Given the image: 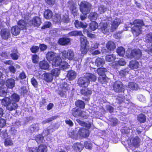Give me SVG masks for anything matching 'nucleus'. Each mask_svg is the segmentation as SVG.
<instances>
[{
	"label": "nucleus",
	"instance_id": "38",
	"mask_svg": "<svg viewBox=\"0 0 152 152\" xmlns=\"http://www.w3.org/2000/svg\"><path fill=\"white\" fill-rule=\"evenodd\" d=\"M98 17V14L95 12H91L90 13L88 18L91 21H94L96 20Z\"/></svg>",
	"mask_w": 152,
	"mask_h": 152
},
{
	"label": "nucleus",
	"instance_id": "20",
	"mask_svg": "<svg viewBox=\"0 0 152 152\" xmlns=\"http://www.w3.org/2000/svg\"><path fill=\"white\" fill-rule=\"evenodd\" d=\"M107 50L109 51H113L116 48V45L114 42L111 41H108L106 45Z\"/></svg>",
	"mask_w": 152,
	"mask_h": 152
},
{
	"label": "nucleus",
	"instance_id": "24",
	"mask_svg": "<svg viewBox=\"0 0 152 152\" xmlns=\"http://www.w3.org/2000/svg\"><path fill=\"white\" fill-rule=\"evenodd\" d=\"M95 63L97 66L100 67L103 66L105 63V61L103 58L98 57L96 59Z\"/></svg>",
	"mask_w": 152,
	"mask_h": 152
},
{
	"label": "nucleus",
	"instance_id": "1",
	"mask_svg": "<svg viewBox=\"0 0 152 152\" xmlns=\"http://www.w3.org/2000/svg\"><path fill=\"white\" fill-rule=\"evenodd\" d=\"M91 4L88 2L84 1H81L79 5L80 11L83 15H81L80 18L81 20H83L86 19L87 15L91 11Z\"/></svg>",
	"mask_w": 152,
	"mask_h": 152
},
{
	"label": "nucleus",
	"instance_id": "55",
	"mask_svg": "<svg viewBox=\"0 0 152 152\" xmlns=\"http://www.w3.org/2000/svg\"><path fill=\"white\" fill-rule=\"evenodd\" d=\"M4 143V145L6 146L11 145L13 144L12 141L9 138H6Z\"/></svg>",
	"mask_w": 152,
	"mask_h": 152
},
{
	"label": "nucleus",
	"instance_id": "41",
	"mask_svg": "<svg viewBox=\"0 0 152 152\" xmlns=\"http://www.w3.org/2000/svg\"><path fill=\"white\" fill-rule=\"evenodd\" d=\"M116 52L119 56L123 57L125 54V51L124 48L122 47H119L117 48Z\"/></svg>",
	"mask_w": 152,
	"mask_h": 152
},
{
	"label": "nucleus",
	"instance_id": "47",
	"mask_svg": "<svg viewBox=\"0 0 152 152\" xmlns=\"http://www.w3.org/2000/svg\"><path fill=\"white\" fill-rule=\"evenodd\" d=\"M137 119L140 123H144L146 121V116L143 114H140L138 116Z\"/></svg>",
	"mask_w": 152,
	"mask_h": 152
},
{
	"label": "nucleus",
	"instance_id": "36",
	"mask_svg": "<svg viewBox=\"0 0 152 152\" xmlns=\"http://www.w3.org/2000/svg\"><path fill=\"white\" fill-rule=\"evenodd\" d=\"M34 140L37 142L38 144L41 143L43 142L44 139L42 134H37L34 137Z\"/></svg>",
	"mask_w": 152,
	"mask_h": 152
},
{
	"label": "nucleus",
	"instance_id": "49",
	"mask_svg": "<svg viewBox=\"0 0 152 152\" xmlns=\"http://www.w3.org/2000/svg\"><path fill=\"white\" fill-rule=\"evenodd\" d=\"M29 129L31 133H32L38 131L39 130V127L37 124H34L30 126Z\"/></svg>",
	"mask_w": 152,
	"mask_h": 152
},
{
	"label": "nucleus",
	"instance_id": "60",
	"mask_svg": "<svg viewBox=\"0 0 152 152\" xmlns=\"http://www.w3.org/2000/svg\"><path fill=\"white\" fill-rule=\"evenodd\" d=\"M46 103V99L44 98H42V100L39 102V108L42 109L43 107H44Z\"/></svg>",
	"mask_w": 152,
	"mask_h": 152
},
{
	"label": "nucleus",
	"instance_id": "40",
	"mask_svg": "<svg viewBox=\"0 0 152 152\" xmlns=\"http://www.w3.org/2000/svg\"><path fill=\"white\" fill-rule=\"evenodd\" d=\"M120 24V23L117 21L114 20L112 23L111 31L113 32L116 30Z\"/></svg>",
	"mask_w": 152,
	"mask_h": 152
},
{
	"label": "nucleus",
	"instance_id": "27",
	"mask_svg": "<svg viewBox=\"0 0 152 152\" xmlns=\"http://www.w3.org/2000/svg\"><path fill=\"white\" fill-rule=\"evenodd\" d=\"M76 120L79 125L85 127L88 129H89L91 127V124L90 123H87L79 119H77Z\"/></svg>",
	"mask_w": 152,
	"mask_h": 152
},
{
	"label": "nucleus",
	"instance_id": "50",
	"mask_svg": "<svg viewBox=\"0 0 152 152\" xmlns=\"http://www.w3.org/2000/svg\"><path fill=\"white\" fill-rule=\"evenodd\" d=\"M98 27V23L95 21H92L89 25V27L91 30L92 31L96 30Z\"/></svg>",
	"mask_w": 152,
	"mask_h": 152
},
{
	"label": "nucleus",
	"instance_id": "7",
	"mask_svg": "<svg viewBox=\"0 0 152 152\" xmlns=\"http://www.w3.org/2000/svg\"><path fill=\"white\" fill-rule=\"evenodd\" d=\"M61 58L63 59H67L69 61L74 60L75 59V53L74 51L71 49H68L67 50H64L61 52Z\"/></svg>",
	"mask_w": 152,
	"mask_h": 152
},
{
	"label": "nucleus",
	"instance_id": "23",
	"mask_svg": "<svg viewBox=\"0 0 152 152\" xmlns=\"http://www.w3.org/2000/svg\"><path fill=\"white\" fill-rule=\"evenodd\" d=\"M17 24L21 30L27 29V23L25 20L22 19L20 20L18 22Z\"/></svg>",
	"mask_w": 152,
	"mask_h": 152
},
{
	"label": "nucleus",
	"instance_id": "19",
	"mask_svg": "<svg viewBox=\"0 0 152 152\" xmlns=\"http://www.w3.org/2000/svg\"><path fill=\"white\" fill-rule=\"evenodd\" d=\"M43 75V80L47 83L51 82L53 79V77L51 73L45 72Z\"/></svg>",
	"mask_w": 152,
	"mask_h": 152
},
{
	"label": "nucleus",
	"instance_id": "59",
	"mask_svg": "<svg viewBox=\"0 0 152 152\" xmlns=\"http://www.w3.org/2000/svg\"><path fill=\"white\" fill-rule=\"evenodd\" d=\"M128 71H127L126 69L121 70L119 72V75L122 77H125L128 73Z\"/></svg>",
	"mask_w": 152,
	"mask_h": 152
},
{
	"label": "nucleus",
	"instance_id": "34",
	"mask_svg": "<svg viewBox=\"0 0 152 152\" xmlns=\"http://www.w3.org/2000/svg\"><path fill=\"white\" fill-rule=\"evenodd\" d=\"M75 106L80 109H83L85 107V103L82 100H77L75 102Z\"/></svg>",
	"mask_w": 152,
	"mask_h": 152
},
{
	"label": "nucleus",
	"instance_id": "52",
	"mask_svg": "<svg viewBox=\"0 0 152 152\" xmlns=\"http://www.w3.org/2000/svg\"><path fill=\"white\" fill-rule=\"evenodd\" d=\"M107 77L106 76H101L98 78V81L102 84H106L107 83Z\"/></svg>",
	"mask_w": 152,
	"mask_h": 152
},
{
	"label": "nucleus",
	"instance_id": "58",
	"mask_svg": "<svg viewBox=\"0 0 152 152\" xmlns=\"http://www.w3.org/2000/svg\"><path fill=\"white\" fill-rule=\"evenodd\" d=\"M84 146L86 149H91L92 147V144L91 142L86 141L84 143Z\"/></svg>",
	"mask_w": 152,
	"mask_h": 152
},
{
	"label": "nucleus",
	"instance_id": "53",
	"mask_svg": "<svg viewBox=\"0 0 152 152\" xmlns=\"http://www.w3.org/2000/svg\"><path fill=\"white\" fill-rule=\"evenodd\" d=\"M39 57L37 54L33 55L32 56L31 59L33 63L36 64L38 63Z\"/></svg>",
	"mask_w": 152,
	"mask_h": 152
},
{
	"label": "nucleus",
	"instance_id": "62",
	"mask_svg": "<svg viewBox=\"0 0 152 152\" xmlns=\"http://www.w3.org/2000/svg\"><path fill=\"white\" fill-rule=\"evenodd\" d=\"M45 2L50 6H53L56 4V0H45Z\"/></svg>",
	"mask_w": 152,
	"mask_h": 152
},
{
	"label": "nucleus",
	"instance_id": "5",
	"mask_svg": "<svg viewBox=\"0 0 152 152\" xmlns=\"http://www.w3.org/2000/svg\"><path fill=\"white\" fill-rule=\"evenodd\" d=\"M80 51L82 54L86 55L89 50V42L86 37H81L80 38Z\"/></svg>",
	"mask_w": 152,
	"mask_h": 152
},
{
	"label": "nucleus",
	"instance_id": "39",
	"mask_svg": "<svg viewBox=\"0 0 152 152\" xmlns=\"http://www.w3.org/2000/svg\"><path fill=\"white\" fill-rule=\"evenodd\" d=\"M67 76L69 80H72L76 78V74L75 72L71 70L68 72Z\"/></svg>",
	"mask_w": 152,
	"mask_h": 152
},
{
	"label": "nucleus",
	"instance_id": "64",
	"mask_svg": "<svg viewBox=\"0 0 152 152\" xmlns=\"http://www.w3.org/2000/svg\"><path fill=\"white\" fill-rule=\"evenodd\" d=\"M145 51L149 54L152 53V42L150 45L147 46Z\"/></svg>",
	"mask_w": 152,
	"mask_h": 152
},
{
	"label": "nucleus",
	"instance_id": "46",
	"mask_svg": "<svg viewBox=\"0 0 152 152\" xmlns=\"http://www.w3.org/2000/svg\"><path fill=\"white\" fill-rule=\"evenodd\" d=\"M53 21L55 23H60L61 21V15L60 14H55L53 18Z\"/></svg>",
	"mask_w": 152,
	"mask_h": 152
},
{
	"label": "nucleus",
	"instance_id": "10",
	"mask_svg": "<svg viewBox=\"0 0 152 152\" xmlns=\"http://www.w3.org/2000/svg\"><path fill=\"white\" fill-rule=\"evenodd\" d=\"M55 66H60L64 69H66L69 68V65L66 61H63L61 58L59 56L56 57L53 62Z\"/></svg>",
	"mask_w": 152,
	"mask_h": 152
},
{
	"label": "nucleus",
	"instance_id": "17",
	"mask_svg": "<svg viewBox=\"0 0 152 152\" xmlns=\"http://www.w3.org/2000/svg\"><path fill=\"white\" fill-rule=\"evenodd\" d=\"M39 68L42 69L49 70L50 65L47 61L43 60L39 61Z\"/></svg>",
	"mask_w": 152,
	"mask_h": 152
},
{
	"label": "nucleus",
	"instance_id": "42",
	"mask_svg": "<svg viewBox=\"0 0 152 152\" xmlns=\"http://www.w3.org/2000/svg\"><path fill=\"white\" fill-rule=\"evenodd\" d=\"M11 100L17 103L19 102L20 100V96L19 95L16 93H13L11 96Z\"/></svg>",
	"mask_w": 152,
	"mask_h": 152
},
{
	"label": "nucleus",
	"instance_id": "14",
	"mask_svg": "<svg viewBox=\"0 0 152 152\" xmlns=\"http://www.w3.org/2000/svg\"><path fill=\"white\" fill-rule=\"evenodd\" d=\"M78 133L79 135L82 137L87 138L89 136L90 132L89 129L82 127L79 129Z\"/></svg>",
	"mask_w": 152,
	"mask_h": 152
},
{
	"label": "nucleus",
	"instance_id": "28",
	"mask_svg": "<svg viewBox=\"0 0 152 152\" xmlns=\"http://www.w3.org/2000/svg\"><path fill=\"white\" fill-rule=\"evenodd\" d=\"M139 63L136 60H132L130 61L129 64V67L132 69H137L139 67Z\"/></svg>",
	"mask_w": 152,
	"mask_h": 152
},
{
	"label": "nucleus",
	"instance_id": "8",
	"mask_svg": "<svg viewBox=\"0 0 152 152\" xmlns=\"http://www.w3.org/2000/svg\"><path fill=\"white\" fill-rule=\"evenodd\" d=\"M112 87L113 91L116 93H124L125 90L124 86L120 81L117 80L114 82Z\"/></svg>",
	"mask_w": 152,
	"mask_h": 152
},
{
	"label": "nucleus",
	"instance_id": "44",
	"mask_svg": "<svg viewBox=\"0 0 152 152\" xmlns=\"http://www.w3.org/2000/svg\"><path fill=\"white\" fill-rule=\"evenodd\" d=\"M140 139L138 137H135L132 140V144L135 147H138L140 146Z\"/></svg>",
	"mask_w": 152,
	"mask_h": 152
},
{
	"label": "nucleus",
	"instance_id": "6",
	"mask_svg": "<svg viewBox=\"0 0 152 152\" xmlns=\"http://www.w3.org/2000/svg\"><path fill=\"white\" fill-rule=\"evenodd\" d=\"M72 115L75 118L81 117L84 119L88 118V115L86 112L84 111L81 110L78 108L74 107L71 110Z\"/></svg>",
	"mask_w": 152,
	"mask_h": 152
},
{
	"label": "nucleus",
	"instance_id": "57",
	"mask_svg": "<svg viewBox=\"0 0 152 152\" xmlns=\"http://www.w3.org/2000/svg\"><path fill=\"white\" fill-rule=\"evenodd\" d=\"M31 82L32 86L34 87L37 88L38 87V83L36 79L34 77H33L31 80Z\"/></svg>",
	"mask_w": 152,
	"mask_h": 152
},
{
	"label": "nucleus",
	"instance_id": "22",
	"mask_svg": "<svg viewBox=\"0 0 152 152\" xmlns=\"http://www.w3.org/2000/svg\"><path fill=\"white\" fill-rule=\"evenodd\" d=\"M46 57L48 61H53L56 57V53L53 51L48 52L46 54Z\"/></svg>",
	"mask_w": 152,
	"mask_h": 152
},
{
	"label": "nucleus",
	"instance_id": "37",
	"mask_svg": "<svg viewBox=\"0 0 152 152\" xmlns=\"http://www.w3.org/2000/svg\"><path fill=\"white\" fill-rule=\"evenodd\" d=\"M107 72V69L105 68H99L97 69V72L98 74L101 76H106L105 72Z\"/></svg>",
	"mask_w": 152,
	"mask_h": 152
},
{
	"label": "nucleus",
	"instance_id": "63",
	"mask_svg": "<svg viewBox=\"0 0 152 152\" xmlns=\"http://www.w3.org/2000/svg\"><path fill=\"white\" fill-rule=\"evenodd\" d=\"M1 56L3 57L5 59H8L9 58V54L7 51L2 52L0 55Z\"/></svg>",
	"mask_w": 152,
	"mask_h": 152
},
{
	"label": "nucleus",
	"instance_id": "21",
	"mask_svg": "<svg viewBox=\"0 0 152 152\" xmlns=\"http://www.w3.org/2000/svg\"><path fill=\"white\" fill-rule=\"evenodd\" d=\"M21 30L18 26H15L11 27V32L12 35L17 36L19 34Z\"/></svg>",
	"mask_w": 152,
	"mask_h": 152
},
{
	"label": "nucleus",
	"instance_id": "45",
	"mask_svg": "<svg viewBox=\"0 0 152 152\" xmlns=\"http://www.w3.org/2000/svg\"><path fill=\"white\" fill-rule=\"evenodd\" d=\"M145 42L147 43H151L152 42V33H150L146 34Z\"/></svg>",
	"mask_w": 152,
	"mask_h": 152
},
{
	"label": "nucleus",
	"instance_id": "4",
	"mask_svg": "<svg viewBox=\"0 0 152 152\" xmlns=\"http://www.w3.org/2000/svg\"><path fill=\"white\" fill-rule=\"evenodd\" d=\"M126 56L127 58L130 59L134 58L138 60L142 57V53L141 50L138 48L128 49L127 50Z\"/></svg>",
	"mask_w": 152,
	"mask_h": 152
},
{
	"label": "nucleus",
	"instance_id": "18",
	"mask_svg": "<svg viewBox=\"0 0 152 152\" xmlns=\"http://www.w3.org/2000/svg\"><path fill=\"white\" fill-rule=\"evenodd\" d=\"M72 148L77 152H81L84 148V145L80 142H76L73 144Z\"/></svg>",
	"mask_w": 152,
	"mask_h": 152
},
{
	"label": "nucleus",
	"instance_id": "13",
	"mask_svg": "<svg viewBox=\"0 0 152 152\" xmlns=\"http://www.w3.org/2000/svg\"><path fill=\"white\" fill-rule=\"evenodd\" d=\"M30 23L31 26L38 27L40 26L42 22L41 19L39 17L35 16L30 20Z\"/></svg>",
	"mask_w": 152,
	"mask_h": 152
},
{
	"label": "nucleus",
	"instance_id": "29",
	"mask_svg": "<svg viewBox=\"0 0 152 152\" xmlns=\"http://www.w3.org/2000/svg\"><path fill=\"white\" fill-rule=\"evenodd\" d=\"M15 80L14 79L11 78L7 79L6 82V85L7 88H12L15 86Z\"/></svg>",
	"mask_w": 152,
	"mask_h": 152
},
{
	"label": "nucleus",
	"instance_id": "25",
	"mask_svg": "<svg viewBox=\"0 0 152 152\" xmlns=\"http://www.w3.org/2000/svg\"><path fill=\"white\" fill-rule=\"evenodd\" d=\"M53 16L52 12L50 9L45 10L44 12V18L46 19L49 20L51 19Z\"/></svg>",
	"mask_w": 152,
	"mask_h": 152
},
{
	"label": "nucleus",
	"instance_id": "35",
	"mask_svg": "<svg viewBox=\"0 0 152 152\" xmlns=\"http://www.w3.org/2000/svg\"><path fill=\"white\" fill-rule=\"evenodd\" d=\"M81 94L85 96H88L91 95L92 93V91L91 89L88 88L82 89L80 90Z\"/></svg>",
	"mask_w": 152,
	"mask_h": 152
},
{
	"label": "nucleus",
	"instance_id": "11",
	"mask_svg": "<svg viewBox=\"0 0 152 152\" xmlns=\"http://www.w3.org/2000/svg\"><path fill=\"white\" fill-rule=\"evenodd\" d=\"M0 35L2 39L8 40L11 37L10 30L7 28H2L0 31Z\"/></svg>",
	"mask_w": 152,
	"mask_h": 152
},
{
	"label": "nucleus",
	"instance_id": "48",
	"mask_svg": "<svg viewBox=\"0 0 152 152\" xmlns=\"http://www.w3.org/2000/svg\"><path fill=\"white\" fill-rule=\"evenodd\" d=\"M60 69L57 68L53 69L51 71V73L53 77V76L56 77H58L60 74Z\"/></svg>",
	"mask_w": 152,
	"mask_h": 152
},
{
	"label": "nucleus",
	"instance_id": "2",
	"mask_svg": "<svg viewBox=\"0 0 152 152\" xmlns=\"http://www.w3.org/2000/svg\"><path fill=\"white\" fill-rule=\"evenodd\" d=\"M133 24L134 26L131 28V31L134 36L137 37L142 32V27L144 26L143 22L142 20L136 19L134 21Z\"/></svg>",
	"mask_w": 152,
	"mask_h": 152
},
{
	"label": "nucleus",
	"instance_id": "26",
	"mask_svg": "<svg viewBox=\"0 0 152 152\" xmlns=\"http://www.w3.org/2000/svg\"><path fill=\"white\" fill-rule=\"evenodd\" d=\"M87 79L89 81L90 84V81L95 82L97 79L96 76L94 74L91 73H87L85 75Z\"/></svg>",
	"mask_w": 152,
	"mask_h": 152
},
{
	"label": "nucleus",
	"instance_id": "51",
	"mask_svg": "<svg viewBox=\"0 0 152 152\" xmlns=\"http://www.w3.org/2000/svg\"><path fill=\"white\" fill-rule=\"evenodd\" d=\"M58 116H54L50 117L49 118H48L42 122V123L43 124H45L46 123H50L53 120L56 119L58 117Z\"/></svg>",
	"mask_w": 152,
	"mask_h": 152
},
{
	"label": "nucleus",
	"instance_id": "32",
	"mask_svg": "<svg viewBox=\"0 0 152 152\" xmlns=\"http://www.w3.org/2000/svg\"><path fill=\"white\" fill-rule=\"evenodd\" d=\"M47 147L44 144H40L37 147V152H47Z\"/></svg>",
	"mask_w": 152,
	"mask_h": 152
},
{
	"label": "nucleus",
	"instance_id": "43",
	"mask_svg": "<svg viewBox=\"0 0 152 152\" xmlns=\"http://www.w3.org/2000/svg\"><path fill=\"white\" fill-rule=\"evenodd\" d=\"M116 59L115 56L113 54L108 55L105 57V60L109 62H113Z\"/></svg>",
	"mask_w": 152,
	"mask_h": 152
},
{
	"label": "nucleus",
	"instance_id": "3",
	"mask_svg": "<svg viewBox=\"0 0 152 152\" xmlns=\"http://www.w3.org/2000/svg\"><path fill=\"white\" fill-rule=\"evenodd\" d=\"M1 102L2 104L10 111L15 110L18 107V104L12 101L10 97H4L2 99Z\"/></svg>",
	"mask_w": 152,
	"mask_h": 152
},
{
	"label": "nucleus",
	"instance_id": "12",
	"mask_svg": "<svg viewBox=\"0 0 152 152\" xmlns=\"http://www.w3.org/2000/svg\"><path fill=\"white\" fill-rule=\"evenodd\" d=\"M87 79L85 75L80 77L77 80V84L80 87L87 88L89 85V81Z\"/></svg>",
	"mask_w": 152,
	"mask_h": 152
},
{
	"label": "nucleus",
	"instance_id": "61",
	"mask_svg": "<svg viewBox=\"0 0 152 152\" xmlns=\"http://www.w3.org/2000/svg\"><path fill=\"white\" fill-rule=\"evenodd\" d=\"M63 20V22L66 23H69L70 20L68 15L66 14L63 15L62 19H61V20Z\"/></svg>",
	"mask_w": 152,
	"mask_h": 152
},
{
	"label": "nucleus",
	"instance_id": "30",
	"mask_svg": "<svg viewBox=\"0 0 152 152\" xmlns=\"http://www.w3.org/2000/svg\"><path fill=\"white\" fill-rule=\"evenodd\" d=\"M108 24L107 22L103 23L100 27L101 31L103 33H107L109 32Z\"/></svg>",
	"mask_w": 152,
	"mask_h": 152
},
{
	"label": "nucleus",
	"instance_id": "31",
	"mask_svg": "<svg viewBox=\"0 0 152 152\" xmlns=\"http://www.w3.org/2000/svg\"><path fill=\"white\" fill-rule=\"evenodd\" d=\"M12 53L10 54V57L13 60H17L18 59V52L16 49H14L11 51Z\"/></svg>",
	"mask_w": 152,
	"mask_h": 152
},
{
	"label": "nucleus",
	"instance_id": "54",
	"mask_svg": "<svg viewBox=\"0 0 152 152\" xmlns=\"http://www.w3.org/2000/svg\"><path fill=\"white\" fill-rule=\"evenodd\" d=\"M39 47L37 46H32L30 48V50L31 53H36L39 51Z\"/></svg>",
	"mask_w": 152,
	"mask_h": 152
},
{
	"label": "nucleus",
	"instance_id": "56",
	"mask_svg": "<svg viewBox=\"0 0 152 152\" xmlns=\"http://www.w3.org/2000/svg\"><path fill=\"white\" fill-rule=\"evenodd\" d=\"M137 86V84L134 82H130L129 83L128 87L132 90H135Z\"/></svg>",
	"mask_w": 152,
	"mask_h": 152
},
{
	"label": "nucleus",
	"instance_id": "16",
	"mask_svg": "<svg viewBox=\"0 0 152 152\" xmlns=\"http://www.w3.org/2000/svg\"><path fill=\"white\" fill-rule=\"evenodd\" d=\"M68 3L69 5H68V7L69 8L71 13L74 16H77V10L76 6V3H74L73 1H69Z\"/></svg>",
	"mask_w": 152,
	"mask_h": 152
},
{
	"label": "nucleus",
	"instance_id": "15",
	"mask_svg": "<svg viewBox=\"0 0 152 152\" xmlns=\"http://www.w3.org/2000/svg\"><path fill=\"white\" fill-rule=\"evenodd\" d=\"M71 40L69 37H62L58 39V43L60 45L66 46L70 44Z\"/></svg>",
	"mask_w": 152,
	"mask_h": 152
},
{
	"label": "nucleus",
	"instance_id": "9",
	"mask_svg": "<svg viewBox=\"0 0 152 152\" xmlns=\"http://www.w3.org/2000/svg\"><path fill=\"white\" fill-rule=\"evenodd\" d=\"M61 88V90L58 91V94L61 97H66L67 93L70 90L69 85L66 82H64L62 83Z\"/></svg>",
	"mask_w": 152,
	"mask_h": 152
},
{
	"label": "nucleus",
	"instance_id": "33",
	"mask_svg": "<svg viewBox=\"0 0 152 152\" xmlns=\"http://www.w3.org/2000/svg\"><path fill=\"white\" fill-rule=\"evenodd\" d=\"M69 37V36H83L82 31H73L69 32L68 34Z\"/></svg>",
	"mask_w": 152,
	"mask_h": 152
}]
</instances>
